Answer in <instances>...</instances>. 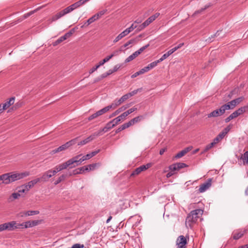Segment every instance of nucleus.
<instances>
[{
    "label": "nucleus",
    "mask_w": 248,
    "mask_h": 248,
    "mask_svg": "<svg viewBox=\"0 0 248 248\" xmlns=\"http://www.w3.org/2000/svg\"><path fill=\"white\" fill-rule=\"evenodd\" d=\"M127 116L126 114L124 112L114 119L116 121V123L118 124V123L121 122L122 120H124Z\"/></svg>",
    "instance_id": "393cba45"
},
{
    "label": "nucleus",
    "mask_w": 248,
    "mask_h": 248,
    "mask_svg": "<svg viewBox=\"0 0 248 248\" xmlns=\"http://www.w3.org/2000/svg\"><path fill=\"white\" fill-rule=\"evenodd\" d=\"M139 90V89L135 90L131 92L127 93V94H128L129 97L130 98L131 97L133 96L135 94H137L138 93Z\"/></svg>",
    "instance_id": "864d4df0"
},
{
    "label": "nucleus",
    "mask_w": 248,
    "mask_h": 248,
    "mask_svg": "<svg viewBox=\"0 0 248 248\" xmlns=\"http://www.w3.org/2000/svg\"><path fill=\"white\" fill-rule=\"evenodd\" d=\"M89 168V170H95L96 167L99 166L100 164L99 163H94L92 164H90L88 165Z\"/></svg>",
    "instance_id": "ea45409f"
},
{
    "label": "nucleus",
    "mask_w": 248,
    "mask_h": 248,
    "mask_svg": "<svg viewBox=\"0 0 248 248\" xmlns=\"http://www.w3.org/2000/svg\"><path fill=\"white\" fill-rule=\"evenodd\" d=\"M236 105L237 104H236L235 101L233 100L227 103V104L223 105V106H227L228 107L226 109L227 110L233 108L236 106Z\"/></svg>",
    "instance_id": "5701e85b"
},
{
    "label": "nucleus",
    "mask_w": 248,
    "mask_h": 248,
    "mask_svg": "<svg viewBox=\"0 0 248 248\" xmlns=\"http://www.w3.org/2000/svg\"><path fill=\"white\" fill-rule=\"evenodd\" d=\"M177 49H178L177 47V46H175L172 49H170L169 51H168L166 53L168 54V56H170L171 54H172L173 52H174L175 51H176Z\"/></svg>",
    "instance_id": "3c124183"
},
{
    "label": "nucleus",
    "mask_w": 248,
    "mask_h": 248,
    "mask_svg": "<svg viewBox=\"0 0 248 248\" xmlns=\"http://www.w3.org/2000/svg\"><path fill=\"white\" fill-rule=\"evenodd\" d=\"M169 169L172 172L175 170H178V169L177 168V166L176 164H174L170 166Z\"/></svg>",
    "instance_id": "a18cd8bd"
},
{
    "label": "nucleus",
    "mask_w": 248,
    "mask_h": 248,
    "mask_svg": "<svg viewBox=\"0 0 248 248\" xmlns=\"http://www.w3.org/2000/svg\"><path fill=\"white\" fill-rule=\"evenodd\" d=\"M99 114L98 113V111H97L96 112L94 113V114H92L90 116H89L88 118V121H91L98 116H99Z\"/></svg>",
    "instance_id": "58836bf2"
},
{
    "label": "nucleus",
    "mask_w": 248,
    "mask_h": 248,
    "mask_svg": "<svg viewBox=\"0 0 248 248\" xmlns=\"http://www.w3.org/2000/svg\"><path fill=\"white\" fill-rule=\"evenodd\" d=\"M119 100L116 99L112 103H111L110 106H112L111 108L112 109H115L117 107L120 106L121 103H119Z\"/></svg>",
    "instance_id": "2f4dec72"
},
{
    "label": "nucleus",
    "mask_w": 248,
    "mask_h": 248,
    "mask_svg": "<svg viewBox=\"0 0 248 248\" xmlns=\"http://www.w3.org/2000/svg\"><path fill=\"white\" fill-rule=\"evenodd\" d=\"M244 230L236 231L233 232L232 237L235 240H237L241 238L245 233Z\"/></svg>",
    "instance_id": "aec40b11"
},
{
    "label": "nucleus",
    "mask_w": 248,
    "mask_h": 248,
    "mask_svg": "<svg viewBox=\"0 0 248 248\" xmlns=\"http://www.w3.org/2000/svg\"><path fill=\"white\" fill-rule=\"evenodd\" d=\"M38 223V221L36 220L28 221L22 223H19V229L27 228L36 226Z\"/></svg>",
    "instance_id": "ddd939ff"
},
{
    "label": "nucleus",
    "mask_w": 248,
    "mask_h": 248,
    "mask_svg": "<svg viewBox=\"0 0 248 248\" xmlns=\"http://www.w3.org/2000/svg\"><path fill=\"white\" fill-rule=\"evenodd\" d=\"M77 140L78 138H76L67 142L65 144L62 145V146L59 147L58 148L54 150L53 152L54 153H58L66 150V149L71 146L72 145L75 144L76 143Z\"/></svg>",
    "instance_id": "423d86ee"
},
{
    "label": "nucleus",
    "mask_w": 248,
    "mask_h": 248,
    "mask_svg": "<svg viewBox=\"0 0 248 248\" xmlns=\"http://www.w3.org/2000/svg\"><path fill=\"white\" fill-rule=\"evenodd\" d=\"M146 26H143V23L140 25L139 27H137V30L138 31H140L143 30L145 28H146Z\"/></svg>",
    "instance_id": "0e129e2a"
},
{
    "label": "nucleus",
    "mask_w": 248,
    "mask_h": 248,
    "mask_svg": "<svg viewBox=\"0 0 248 248\" xmlns=\"http://www.w3.org/2000/svg\"><path fill=\"white\" fill-rule=\"evenodd\" d=\"M232 127V125L230 124L228 126H227L226 127H225L222 130V131L225 133V134H227L230 131Z\"/></svg>",
    "instance_id": "49530a36"
},
{
    "label": "nucleus",
    "mask_w": 248,
    "mask_h": 248,
    "mask_svg": "<svg viewBox=\"0 0 248 248\" xmlns=\"http://www.w3.org/2000/svg\"><path fill=\"white\" fill-rule=\"evenodd\" d=\"M137 109V108L133 107L127 111H125V113L126 114L127 116L129 115L130 114L132 113L134 111H136Z\"/></svg>",
    "instance_id": "c03bdc74"
},
{
    "label": "nucleus",
    "mask_w": 248,
    "mask_h": 248,
    "mask_svg": "<svg viewBox=\"0 0 248 248\" xmlns=\"http://www.w3.org/2000/svg\"><path fill=\"white\" fill-rule=\"evenodd\" d=\"M212 179L211 178H209L207 180V181L202 184L199 188V191L200 193H202L206 191L212 185Z\"/></svg>",
    "instance_id": "9b49d317"
},
{
    "label": "nucleus",
    "mask_w": 248,
    "mask_h": 248,
    "mask_svg": "<svg viewBox=\"0 0 248 248\" xmlns=\"http://www.w3.org/2000/svg\"><path fill=\"white\" fill-rule=\"evenodd\" d=\"M137 28V26L134 23H133L131 26L126 29L129 33L133 31L135 29Z\"/></svg>",
    "instance_id": "79ce46f5"
},
{
    "label": "nucleus",
    "mask_w": 248,
    "mask_h": 248,
    "mask_svg": "<svg viewBox=\"0 0 248 248\" xmlns=\"http://www.w3.org/2000/svg\"><path fill=\"white\" fill-rule=\"evenodd\" d=\"M129 33L126 29L124 31L120 33V34L121 35L122 38H124V37L128 35Z\"/></svg>",
    "instance_id": "052dcab7"
},
{
    "label": "nucleus",
    "mask_w": 248,
    "mask_h": 248,
    "mask_svg": "<svg viewBox=\"0 0 248 248\" xmlns=\"http://www.w3.org/2000/svg\"><path fill=\"white\" fill-rule=\"evenodd\" d=\"M19 223L16 221H12L0 224V231H13L19 229Z\"/></svg>",
    "instance_id": "7ed1b4c3"
},
{
    "label": "nucleus",
    "mask_w": 248,
    "mask_h": 248,
    "mask_svg": "<svg viewBox=\"0 0 248 248\" xmlns=\"http://www.w3.org/2000/svg\"><path fill=\"white\" fill-rule=\"evenodd\" d=\"M110 59H111L110 56L109 55L108 56L105 58H104L102 61H100L98 64H99L100 66H101L103 65L105 62H108Z\"/></svg>",
    "instance_id": "4c0bfd02"
},
{
    "label": "nucleus",
    "mask_w": 248,
    "mask_h": 248,
    "mask_svg": "<svg viewBox=\"0 0 248 248\" xmlns=\"http://www.w3.org/2000/svg\"><path fill=\"white\" fill-rule=\"evenodd\" d=\"M123 50V49L121 48V47L119 49H117L114 50L109 56L112 58L113 57L118 56Z\"/></svg>",
    "instance_id": "72a5a7b5"
},
{
    "label": "nucleus",
    "mask_w": 248,
    "mask_h": 248,
    "mask_svg": "<svg viewBox=\"0 0 248 248\" xmlns=\"http://www.w3.org/2000/svg\"><path fill=\"white\" fill-rule=\"evenodd\" d=\"M141 36V35H140L138 37V38H139ZM138 40H139V39H138V37L136 38H135V39H132L129 40L128 41H127L126 43H125L124 45L121 46V48H122L123 49V48L127 47L130 45L136 44L138 42Z\"/></svg>",
    "instance_id": "412c9836"
},
{
    "label": "nucleus",
    "mask_w": 248,
    "mask_h": 248,
    "mask_svg": "<svg viewBox=\"0 0 248 248\" xmlns=\"http://www.w3.org/2000/svg\"><path fill=\"white\" fill-rule=\"evenodd\" d=\"M72 34V33L71 32H69L65 33L64 35L60 37L55 42H54L53 43V46H55L58 45L59 44L61 43V42L66 40L68 37H69Z\"/></svg>",
    "instance_id": "f3484780"
},
{
    "label": "nucleus",
    "mask_w": 248,
    "mask_h": 248,
    "mask_svg": "<svg viewBox=\"0 0 248 248\" xmlns=\"http://www.w3.org/2000/svg\"><path fill=\"white\" fill-rule=\"evenodd\" d=\"M129 97L128 95V94L126 93L124 95H123L119 99V103H123L124 102L129 99Z\"/></svg>",
    "instance_id": "c9c22d12"
},
{
    "label": "nucleus",
    "mask_w": 248,
    "mask_h": 248,
    "mask_svg": "<svg viewBox=\"0 0 248 248\" xmlns=\"http://www.w3.org/2000/svg\"><path fill=\"white\" fill-rule=\"evenodd\" d=\"M248 109V106H244L243 107L240 108L239 109L235 110V111L237 113V115L239 116L240 115H241V114H243V113H244L245 112H246V111Z\"/></svg>",
    "instance_id": "a878e982"
},
{
    "label": "nucleus",
    "mask_w": 248,
    "mask_h": 248,
    "mask_svg": "<svg viewBox=\"0 0 248 248\" xmlns=\"http://www.w3.org/2000/svg\"><path fill=\"white\" fill-rule=\"evenodd\" d=\"M228 107L222 106L219 109H216L207 115L208 118L217 117L222 115L226 110Z\"/></svg>",
    "instance_id": "20e7f679"
},
{
    "label": "nucleus",
    "mask_w": 248,
    "mask_h": 248,
    "mask_svg": "<svg viewBox=\"0 0 248 248\" xmlns=\"http://www.w3.org/2000/svg\"><path fill=\"white\" fill-rule=\"evenodd\" d=\"M159 16V13H156L155 15L149 17L143 22V26H148L150 23L153 22Z\"/></svg>",
    "instance_id": "a211bd4d"
},
{
    "label": "nucleus",
    "mask_w": 248,
    "mask_h": 248,
    "mask_svg": "<svg viewBox=\"0 0 248 248\" xmlns=\"http://www.w3.org/2000/svg\"><path fill=\"white\" fill-rule=\"evenodd\" d=\"M39 212L37 210L35 211H28L25 212L24 213V215L26 216H32L35 215H38L39 214Z\"/></svg>",
    "instance_id": "c756f323"
},
{
    "label": "nucleus",
    "mask_w": 248,
    "mask_h": 248,
    "mask_svg": "<svg viewBox=\"0 0 248 248\" xmlns=\"http://www.w3.org/2000/svg\"><path fill=\"white\" fill-rule=\"evenodd\" d=\"M226 134H225V133L222 131L217 136L222 140L226 136Z\"/></svg>",
    "instance_id": "774afa93"
},
{
    "label": "nucleus",
    "mask_w": 248,
    "mask_h": 248,
    "mask_svg": "<svg viewBox=\"0 0 248 248\" xmlns=\"http://www.w3.org/2000/svg\"><path fill=\"white\" fill-rule=\"evenodd\" d=\"M177 49H178L177 47V46H175L172 49H170L169 51H168L166 53L168 54V56H170L171 54H172L173 52H174L175 51H176Z\"/></svg>",
    "instance_id": "8fccbe9b"
},
{
    "label": "nucleus",
    "mask_w": 248,
    "mask_h": 248,
    "mask_svg": "<svg viewBox=\"0 0 248 248\" xmlns=\"http://www.w3.org/2000/svg\"><path fill=\"white\" fill-rule=\"evenodd\" d=\"M99 133H96V132L93 133L92 135L85 139V140L81 141L80 142L78 143V145H85L88 142L92 141L94 140L96 137L99 136Z\"/></svg>",
    "instance_id": "f8f14e48"
},
{
    "label": "nucleus",
    "mask_w": 248,
    "mask_h": 248,
    "mask_svg": "<svg viewBox=\"0 0 248 248\" xmlns=\"http://www.w3.org/2000/svg\"><path fill=\"white\" fill-rule=\"evenodd\" d=\"M81 155H78L72 158L69 159L67 161V163L68 164L69 167L70 168H73L72 166H71L72 165H73L74 163H81L82 161L80 160V158H79V157Z\"/></svg>",
    "instance_id": "2eb2a0df"
},
{
    "label": "nucleus",
    "mask_w": 248,
    "mask_h": 248,
    "mask_svg": "<svg viewBox=\"0 0 248 248\" xmlns=\"http://www.w3.org/2000/svg\"><path fill=\"white\" fill-rule=\"evenodd\" d=\"M176 164L177 166V168L178 169V170L186 167V165L184 163H176Z\"/></svg>",
    "instance_id": "37998d69"
},
{
    "label": "nucleus",
    "mask_w": 248,
    "mask_h": 248,
    "mask_svg": "<svg viewBox=\"0 0 248 248\" xmlns=\"http://www.w3.org/2000/svg\"><path fill=\"white\" fill-rule=\"evenodd\" d=\"M99 152H100V150L98 149L97 150L93 151V152H91V153H89L91 158L95 156L96 155H97Z\"/></svg>",
    "instance_id": "e2e57ef3"
},
{
    "label": "nucleus",
    "mask_w": 248,
    "mask_h": 248,
    "mask_svg": "<svg viewBox=\"0 0 248 248\" xmlns=\"http://www.w3.org/2000/svg\"><path fill=\"white\" fill-rule=\"evenodd\" d=\"M138 55L137 54V53L135 52L132 54L130 55L129 57H128L125 60V62H129L135 59L137 57H138Z\"/></svg>",
    "instance_id": "c85d7f7f"
},
{
    "label": "nucleus",
    "mask_w": 248,
    "mask_h": 248,
    "mask_svg": "<svg viewBox=\"0 0 248 248\" xmlns=\"http://www.w3.org/2000/svg\"><path fill=\"white\" fill-rule=\"evenodd\" d=\"M126 109V107H124V106H122L118 109H117L116 111H115L114 112H113L109 116V118L113 117L116 115H117L118 114H119L121 112L125 110Z\"/></svg>",
    "instance_id": "4be33fe9"
},
{
    "label": "nucleus",
    "mask_w": 248,
    "mask_h": 248,
    "mask_svg": "<svg viewBox=\"0 0 248 248\" xmlns=\"http://www.w3.org/2000/svg\"><path fill=\"white\" fill-rule=\"evenodd\" d=\"M152 166L151 163H147L146 165H143L139 167L136 168L133 172L131 173L130 176L131 177L135 176L136 175H139L142 171H145L146 170L148 169Z\"/></svg>",
    "instance_id": "1a4fd4ad"
},
{
    "label": "nucleus",
    "mask_w": 248,
    "mask_h": 248,
    "mask_svg": "<svg viewBox=\"0 0 248 248\" xmlns=\"http://www.w3.org/2000/svg\"><path fill=\"white\" fill-rule=\"evenodd\" d=\"M143 119V117L142 116H139L138 117H135L134 118L131 119L130 121L132 125L134 124H135L140 122Z\"/></svg>",
    "instance_id": "bb28decb"
},
{
    "label": "nucleus",
    "mask_w": 248,
    "mask_h": 248,
    "mask_svg": "<svg viewBox=\"0 0 248 248\" xmlns=\"http://www.w3.org/2000/svg\"><path fill=\"white\" fill-rule=\"evenodd\" d=\"M158 63H159V62H158V60H157V61H155V62H151V63L148 64L147 65V66H148V67H149V70H151V69L154 68V67H155L157 65V64Z\"/></svg>",
    "instance_id": "f704fd0d"
},
{
    "label": "nucleus",
    "mask_w": 248,
    "mask_h": 248,
    "mask_svg": "<svg viewBox=\"0 0 248 248\" xmlns=\"http://www.w3.org/2000/svg\"><path fill=\"white\" fill-rule=\"evenodd\" d=\"M177 49H178L177 47V46H175L172 49H170L169 51H168L166 53L168 54V56H170L171 54H172L173 52H174L175 51H176Z\"/></svg>",
    "instance_id": "603ef678"
},
{
    "label": "nucleus",
    "mask_w": 248,
    "mask_h": 248,
    "mask_svg": "<svg viewBox=\"0 0 248 248\" xmlns=\"http://www.w3.org/2000/svg\"><path fill=\"white\" fill-rule=\"evenodd\" d=\"M18 192L20 194V193H27V191L26 190V189L24 187H22V186H21L19 187V189L18 190Z\"/></svg>",
    "instance_id": "680f3d73"
},
{
    "label": "nucleus",
    "mask_w": 248,
    "mask_h": 248,
    "mask_svg": "<svg viewBox=\"0 0 248 248\" xmlns=\"http://www.w3.org/2000/svg\"><path fill=\"white\" fill-rule=\"evenodd\" d=\"M123 38L121 36V35L119 34L118 36L116 37V38L113 40V43H116L117 42H118L119 40L122 39Z\"/></svg>",
    "instance_id": "69168bd1"
},
{
    "label": "nucleus",
    "mask_w": 248,
    "mask_h": 248,
    "mask_svg": "<svg viewBox=\"0 0 248 248\" xmlns=\"http://www.w3.org/2000/svg\"><path fill=\"white\" fill-rule=\"evenodd\" d=\"M202 214L203 210L201 209H196L192 211L186 218V225L191 228L192 225L196 222L198 219L202 215Z\"/></svg>",
    "instance_id": "f03ea898"
},
{
    "label": "nucleus",
    "mask_w": 248,
    "mask_h": 248,
    "mask_svg": "<svg viewBox=\"0 0 248 248\" xmlns=\"http://www.w3.org/2000/svg\"><path fill=\"white\" fill-rule=\"evenodd\" d=\"M72 11H73L72 8H71L70 6H69L63 10L57 13L55 15L53 16L52 17L51 21L53 22L56 21L64 15L71 12Z\"/></svg>",
    "instance_id": "39448f33"
},
{
    "label": "nucleus",
    "mask_w": 248,
    "mask_h": 248,
    "mask_svg": "<svg viewBox=\"0 0 248 248\" xmlns=\"http://www.w3.org/2000/svg\"><path fill=\"white\" fill-rule=\"evenodd\" d=\"M150 70L149 69V67H148V66H145L144 67V68H142L141 69H140V74H143L146 72H147L148 71H149Z\"/></svg>",
    "instance_id": "5fc2aeb1"
},
{
    "label": "nucleus",
    "mask_w": 248,
    "mask_h": 248,
    "mask_svg": "<svg viewBox=\"0 0 248 248\" xmlns=\"http://www.w3.org/2000/svg\"><path fill=\"white\" fill-rule=\"evenodd\" d=\"M95 20V19H94V18L93 17V16H92L91 17H90V18H89L87 21L83 25H82L81 27V28H83L85 26H88V25H89L90 24H91V23H93V22H94Z\"/></svg>",
    "instance_id": "7c9ffc66"
},
{
    "label": "nucleus",
    "mask_w": 248,
    "mask_h": 248,
    "mask_svg": "<svg viewBox=\"0 0 248 248\" xmlns=\"http://www.w3.org/2000/svg\"><path fill=\"white\" fill-rule=\"evenodd\" d=\"M168 57L169 56H168V54L166 53L164 54H163L159 59L157 60L158 62H160L164 61V60H165L166 59H167Z\"/></svg>",
    "instance_id": "6e6d98bb"
},
{
    "label": "nucleus",
    "mask_w": 248,
    "mask_h": 248,
    "mask_svg": "<svg viewBox=\"0 0 248 248\" xmlns=\"http://www.w3.org/2000/svg\"><path fill=\"white\" fill-rule=\"evenodd\" d=\"M117 124H118L116 123V121L113 119L112 121L108 123L104 127L100 129L98 131L96 132L100 133L99 136L102 135L103 133H106L108 132L109 130L112 128Z\"/></svg>",
    "instance_id": "0eeeda50"
},
{
    "label": "nucleus",
    "mask_w": 248,
    "mask_h": 248,
    "mask_svg": "<svg viewBox=\"0 0 248 248\" xmlns=\"http://www.w3.org/2000/svg\"><path fill=\"white\" fill-rule=\"evenodd\" d=\"M30 175V172L25 171L22 172H8L0 175V185H8L15 181L22 179Z\"/></svg>",
    "instance_id": "f257e3e1"
},
{
    "label": "nucleus",
    "mask_w": 248,
    "mask_h": 248,
    "mask_svg": "<svg viewBox=\"0 0 248 248\" xmlns=\"http://www.w3.org/2000/svg\"><path fill=\"white\" fill-rule=\"evenodd\" d=\"M20 197V194L18 192L13 193L9 197V200L10 201H13L16 199H18Z\"/></svg>",
    "instance_id": "cd10ccee"
},
{
    "label": "nucleus",
    "mask_w": 248,
    "mask_h": 248,
    "mask_svg": "<svg viewBox=\"0 0 248 248\" xmlns=\"http://www.w3.org/2000/svg\"><path fill=\"white\" fill-rule=\"evenodd\" d=\"M68 167H69V166L66 161L63 163L58 165L56 166H55L53 170H54V171H56V174L57 172H58L62 170L66 169Z\"/></svg>",
    "instance_id": "dca6fc26"
},
{
    "label": "nucleus",
    "mask_w": 248,
    "mask_h": 248,
    "mask_svg": "<svg viewBox=\"0 0 248 248\" xmlns=\"http://www.w3.org/2000/svg\"><path fill=\"white\" fill-rule=\"evenodd\" d=\"M66 178V175L62 174L54 182V184L55 185H58L60 183H61L62 181L64 180Z\"/></svg>",
    "instance_id": "473e14b6"
},
{
    "label": "nucleus",
    "mask_w": 248,
    "mask_h": 248,
    "mask_svg": "<svg viewBox=\"0 0 248 248\" xmlns=\"http://www.w3.org/2000/svg\"><path fill=\"white\" fill-rule=\"evenodd\" d=\"M149 46V44H147V45L141 47V48H140L138 50L135 51V52L139 56L142 51H143Z\"/></svg>",
    "instance_id": "e433bc0d"
},
{
    "label": "nucleus",
    "mask_w": 248,
    "mask_h": 248,
    "mask_svg": "<svg viewBox=\"0 0 248 248\" xmlns=\"http://www.w3.org/2000/svg\"><path fill=\"white\" fill-rule=\"evenodd\" d=\"M38 182H40V180L39 179L36 178L29 182L27 184L22 185V187H24L26 189V190H27L28 192L31 188H32L35 184Z\"/></svg>",
    "instance_id": "4468645a"
},
{
    "label": "nucleus",
    "mask_w": 248,
    "mask_h": 248,
    "mask_svg": "<svg viewBox=\"0 0 248 248\" xmlns=\"http://www.w3.org/2000/svg\"><path fill=\"white\" fill-rule=\"evenodd\" d=\"M111 74H112V72L110 71V70H109L107 72L104 73L100 76V79L105 78Z\"/></svg>",
    "instance_id": "a19ab883"
},
{
    "label": "nucleus",
    "mask_w": 248,
    "mask_h": 248,
    "mask_svg": "<svg viewBox=\"0 0 248 248\" xmlns=\"http://www.w3.org/2000/svg\"><path fill=\"white\" fill-rule=\"evenodd\" d=\"M207 7H208V6H205L204 8H202L200 10H197V11H195L194 12V13L193 14V16H195V15H196L197 14L201 13L202 12H203L204 10H205Z\"/></svg>",
    "instance_id": "bf43d9fd"
},
{
    "label": "nucleus",
    "mask_w": 248,
    "mask_h": 248,
    "mask_svg": "<svg viewBox=\"0 0 248 248\" xmlns=\"http://www.w3.org/2000/svg\"><path fill=\"white\" fill-rule=\"evenodd\" d=\"M177 49H178L177 47V46H175L172 49H170L169 51H168L166 53L168 54V56H170L171 54H172L173 52H174L175 51H176Z\"/></svg>",
    "instance_id": "09e8293b"
},
{
    "label": "nucleus",
    "mask_w": 248,
    "mask_h": 248,
    "mask_svg": "<svg viewBox=\"0 0 248 248\" xmlns=\"http://www.w3.org/2000/svg\"><path fill=\"white\" fill-rule=\"evenodd\" d=\"M186 238L183 235L179 236L176 241V248H186Z\"/></svg>",
    "instance_id": "9d476101"
},
{
    "label": "nucleus",
    "mask_w": 248,
    "mask_h": 248,
    "mask_svg": "<svg viewBox=\"0 0 248 248\" xmlns=\"http://www.w3.org/2000/svg\"><path fill=\"white\" fill-rule=\"evenodd\" d=\"M91 158L90 155L89 154H87L83 156L81 158H80V160L83 162L84 160H88Z\"/></svg>",
    "instance_id": "13d9d810"
},
{
    "label": "nucleus",
    "mask_w": 248,
    "mask_h": 248,
    "mask_svg": "<svg viewBox=\"0 0 248 248\" xmlns=\"http://www.w3.org/2000/svg\"><path fill=\"white\" fill-rule=\"evenodd\" d=\"M240 159L243 160L244 164L248 165V151L245 152V153L241 155Z\"/></svg>",
    "instance_id": "b1692460"
},
{
    "label": "nucleus",
    "mask_w": 248,
    "mask_h": 248,
    "mask_svg": "<svg viewBox=\"0 0 248 248\" xmlns=\"http://www.w3.org/2000/svg\"><path fill=\"white\" fill-rule=\"evenodd\" d=\"M185 151H184V150H183L182 151H181V152H180L179 153H178L176 155H175V157L176 158H181L182 157V156H183L184 155H186L185 153Z\"/></svg>",
    "instance_id": "de8ad7c7"
},
{
    "label": "nucleus",
    "mask_w": 248,
    "mask_h": 248,
    "mask_svg": "<svg viewBox=\"0 0 248 248\" xmlns=\"http://www.w3.org/2000/svg\"><path fill=\"white\" fill-rule=\"evenodd\" d=\"M15 101V97H12L10 98L8 101H7L5 103L2 105L3 109H6L9 108L11 105H13Z\"/></svg>",
    "instance_id": "6ab92c4d"
},
{
    "label": "nucleus",
    "mask_w": 248,
    "mask_h": 248,
    "mask_svg": "<svg viewBox=\"0 0 248 248\" xmlns=\"http://www.w3.org/2000/svg\"><path fill=\"white\" fill-rule=\"evenodd\" d=\"M56 174V171H54L53 170H49L45 172L41 177L37 178L40 180V182H47L48 179L54 176Z\"/></svg>",
    "instance_id": "6e6552de"
},
{
    "label": "nucleus",
    "mask_w": 248,
    "mask_h": 248,
    "mask_svg": "<svg viewBox=\"0 0 248 248\" xmlns=\"http://www.w3.org/2000/svg\"><path fill=\"white\" fill-rule=\"evenodd\" d=\"M120 68V65H116L114 66L113 69H110V71H111L112 72V73H113L115 72H116Z\"/></svg>",
    "instance_id": "338daca9"
},
{
    "label": "nucleus",
    "mask_w": 248,
    "mask_h": 248,
    "mask_svg": "<svg viewBox=\"0 0 248 248\" xmlns=\"http://www.w3.org/2000/svg\"><path fill=\"white\" fill-rule=\"evenodd\" d=\"M100 66L99 64H97L94 67H93L92 68H91L89 71V73L92 74L93 72H94L95 71H96Z\"/></svg>",
    "instance_id": "4d7b16f0"
}]
</instances>
